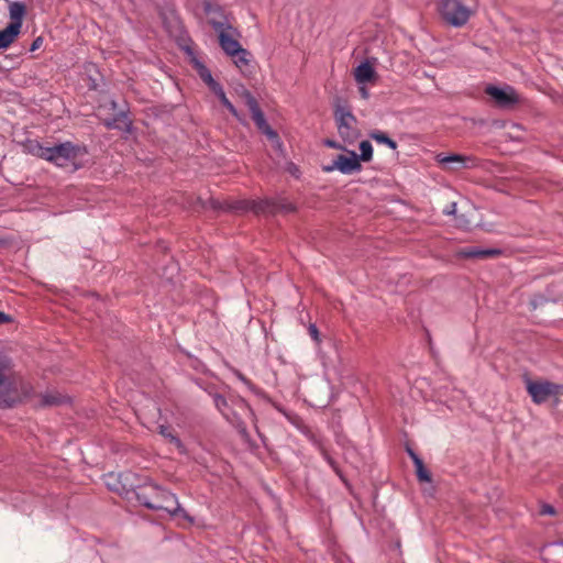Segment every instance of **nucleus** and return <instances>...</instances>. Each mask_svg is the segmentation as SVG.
<instances>
[{"label":"nucleus","mask_w":563,"mask_h":563,"mask_svg":"<svg viewBox=\"0 0 563 563\" xmlns=\"http://www.w3.org/2000/svg\"><path fill=\"white\" fill-rule=\"evenodd\" d=\"M136 499L148 509L165 510L172 516L188 517L177 497L157 485L150 484L143 487L136 494Z\"/></svg>","instance_id":"f257e3e1"},{"label":"nucleus","mask_w":563,"mask_h":563,"mask_svg":"<svg viewBox=\"0 0 563 563\" xmlns=\"http://www.w3.org/2000/svg\"><path fill=\"white\" fill-rule=\"evenodd\" d=\"M31 387L11 374L10 360L0 354V406L11 407L30 395Z\"/></svg>","instance_id":"f03ea898"},{"label":"nucleus","mask_w":563,"mask_h":563,"mask_svg":"<svg viewBox=\"0 0 563 563\" xmlns=\"http://www.w3.org/2000/svg\"><path fill=\"white\" fill-rule=\"evenodd\" d=\"M210 25L218 33L219 44L225 54L234 56L243 48L238 41L239 32L230 24L227 16H211Z\"/></svg>","instance_id":"7ed1b4c3"},{"label":"nucleus","mask_w":563,"mask_h":563,"mask_svg":"<svg viewBox=\"0 0 563 563\" xmlns=\"http://www.w3.org/2000/svg\"><path fill=\"white\" fill-rule=\"evenodd\" d=\"M241 97L244 99L245 104L249 107L250 112L252 114V119L254 120L257 129L263 134H265L268 137V140L272 141V144L275 148L282 150V141L278 134L266 122L264 113L262 112L256 99L245 88L242 89Z\"/></svg>","instance_id":"20e7f679"},{"label":"nucleus","mask_w":563,"mask_h":563,"mask_svg":"<svg viewBox=\"0 0 563 563\" xmlns=\"http://www.w3.org/2000/svg\"><path fill=\"white\" fill-rule=\"evenodd\" d=\"M334 120L339 135L343 141L353 143L358 139L357 120L347 107L338 104L334 110Z\"/></svg>","instance_id":"39448f33"},{"label":"nucleus","mask_w":563,"mask_h":563,"mask_svg":"<svg viewBox=\"0 0 563 563\" xmlns=\"http://www.w3.org/2000/svg\"><path fill=\"white\" fill-rule=\"evenodd\" d=\"M80 155V147L71 142H64L54 146H48L46 161L58 167L75 165Z\"/></svg>","instance_id":"423d86ee"},{"label":"nucleus","mask_w":563,"mask_h":563,"mask_svg":"<svg viewBox=\"0 0 563 563\" xmlns=\"http://www.w3.org/2000/svg\"><path fill=\"white\" fill-rule=\"evenodd\" d=\"M440 13L449 24L456 27L463 26L471 16V10L460 0H442Z\"/></svg>","instance_id":"0eeeda50"},{"label":"nucleus","mask_w":563,"mask_h":563,"mask_svg":"<svg viewBox=\"0 0 563 563\" xmlns=\"http://www.w3.org/2000/svg\"><path fill=\"white\" fill-rule=\"evenodd\" d=\"M527 390L533 402L542 404L552 396L563 395V385L551 382H527Z\"/></svg>","instance_id":"6e6552de"},{"label":"nucleus","mask_w":563,"mask_h":563,"mask_svg":"<svg viewBox=\"0 0 563 563\" xmlns=\"http://www.w3.org/2000/svg\"><path fill=\"white\" fill-rule=\"evenodd\" d=\"M213 399V404L217 409L221 412V415L229 421L234 428L239 430L242 435H246V426L244 421L240 418V413L238 410H227L225 408L230 405V398L224 397L218 393H209Z\"/></svg>","instance_id":"1a4fd4ad"},{"label":"nucleus","mask_w":563,"mask_h":563,"mask_svg":"<svg viewBox=\"0 0 563 563\" xmlns=\"http://www.w3.org/2000/svg\"><path fill=\"white\" fill-rule=\"evenodd\" d=\"M323 172L331 173L339 170L342 174L350 175L362 169L361 162L355 152H349V155H338L336 158L327 166H323Z\"/></svg>","instance_id":"9d476101"},{"label":"nucleus","mask_w":563,"mask_h":563,"mask_svg":"<svg viewBox=\"0 0 563 563\" xmlns=\"http://www.w3.org/2000/svg\"><path fill=\"white\" fill-rule=\"evenodd\" d=\"M485 92L503 108L510 107L519 101L518 95L510 86L498 88L496 86H487Z\"/></svg>","instance_id":"9b49d317"},{"label":"nucleus","mask_w":563,"mask_h":563,"mask_svg":"<svg viewBox=\"0 0 563 563\" xmlns=\"http://www.w3.org/2000/svg\"><path fill=\"white\" fill-rule=\"evenodd\" d=\"M437 161L439 164L449 170H459L463 168H473L476 166L475 158L471 156L460 155V154H451L444 156L439 154L437 156Z\"/></svg>","instance_id":"f8f14e48"},{"label":"nucleus","mask_w":563,"mask_h":563,"mask_svg":"<svg viewBox=\"0 0 563 563\" xmlns=\"http://www.w3.org/2000/svg\"><path fill=\"white\" fill-rule=\"evenodd\" d=\"M376 77V71L368 60L361 63L354 69V79L358 85L374 81Z\"/></svg>","instance_id":"ddd939ff"},{"label":"nucleus","mask_w":563,"mask_h":563,"mask_svg":"<svg viewBox=\"0 0 563 563\" xmlns=\"http://www.w3.org/2000/svg\"><path fill=\"white\" fill-rule=\"evenodd\" d=\"M500 251L497 249H481V247H464L457 252L460 257L464 258H486L499 255Z\"/></svg>","instance_id":"4468645a"},{"label":"nucleus","mask_w":563,"mask_h":563,"mask_svg":"<svg viewBox=\"0 0 563 563\" xmlns=\"http://www.w3.org/2000/svg\"><path fill=\"white\" fill-rule=\"evenodd\" d=\"M103 122L109 129L129 130L131 121L129 120L124 110H119L111 119H103Z\"/></svg>","instance_id":"2eb2a0df"},{"label":"nucleus","mask_w":563,"mask_h":563,"mask_svg":"<svg viewBox=\"0 0 563 563\" xmlns=\"http://www.w3.org/2000/svg\"><path fill=\"white\" fill-rule=\"evenodd\" d=\"M20 30L16 24H9L0 31V48H7L19 35Z\"/></svg>","instance_id":"dca6fc26"},{"label":"nucleus","mask_w":563,"mask_h":563,"mask_svg":"<svg viewBox=\"0 0 563 563\" xmlns=\"http://www.w3.org/2000/svg\"><path fill=\"white\" fill-rule=\"evenodd\" d=\"M233 58V62L235 66L241 70L243 74L251 73V54L246 49L242 48L241 52L234 54V56H231Z\"/></svg>","instance_id":"f3484780"},{"label":"nucleus","mask_w":563,"mask_h":563,"mask_svg":"<svg viewBox=\"0 0 563 563\" xmlns=\"http://www.w3.org/2000/svg\"><path fill=\"white\" fill-rule=\"evenodd\" d=\"M10 24H16L19 26V30L22 27V20L25 14V5L21 2H13L10 4L9 8Z\"/></svg>","instance_id":"a211bd4d"},{"label":"nucleus","mask_w":563,"mask_h":563,"mask_svg":"<svg viewBox=\"0 0 563 563\" xmlns=\"http://www.w3.org/2000/svg\"><path fill=\"white\" fill-rule=\"evenodd\" d=\"M227 410H238L240 413V418L242 419L243 415L251 413V408L249 404L240 396H231L230 405L225 408Z\"/></svg>","instance_id":"6ab92c4d"},{"label":"nucleus","mask_w":563,"mask_h":563,"mask_svg":"<svg viewBox=\"0 0 563 563\" xmlns=\"http://www.w3.org/2000/svg\"><path fill=\"white\" fill-rule=\"evenodd\" d=\"M67 401V398L57 391H47L41 395V406H58Z\"/></svg>","instance_id":"aec40b11"},{"label":"nucleus","mask_w":563,"mask_h":563,"mask_svg":"<svg viewBox=\"0 0 563 563\" xmlns=\"http://www.w3.org/2000/svg\"><path fill=\"white\" fill-rule=\"evenodd\" d=\"M25 148H26L27 153L32 154L33 156H36V157H40V158H43L46 161L48 146H44L43 144H41L37 141H30L25 145Z\"/></svg>","instance_id":"412c9836"},{"label":"nucleus","mask_w":563,"mask_h":563,"mask_svg":"<svg viewBox=\"0 0 563 563\" xmlns=\"http://www.w3.org/2000/svg\"><path fill=\"white\" fill-rule=\"evenodd\" d=\"M301 431L307 435V438L316 445L319 448L321 454L323 455V457L328 461V463L334 467V463L332 461V459L328 455L327 451L322 448V444L320 442V440L316 437V434L307 427H303L301 429Z\"/></svg>","instance_id":"4be33fe9"},{"label":"nucleus","mask_w":563,"mask_h":563,"mask_svg":"<svg viewBox=\"0 0 563 563\" xmlns=\"http://www.w3.org/2000/svg\"><path fill=\"white\" fill-rule=\"evenodd\" d=\"M369 137L379 144H384V145L388 146L391 150L397 148V143L394 140H391L386 133H384L382 131L376 130V131L371 132Z\"/></svg>","instance_id":"5701e85b"},{"label":"nucleus","mask_w":563,"mask_h":563,"mask_svg":"<svg viewBox=\"0 0 563 563\" xmlns=\"http://www.w3.org/2000/svg\"><path fill=\"white\" fill-rule=\"evenodd\" d=\"M415 466H416V473L417 477L420 482H430L431 476L429 472L426 470L423 462L420 457H415Z\"/></svg>","instance_id":"b1692460"},{"label":"nucleus","mask_w":563,"mask_h":563,"mask_svg":"<svg viewBox=\"0 0 563 563\" xmlns=\"http://www.w3.org/2000/svg\"><path fill=\"white\" fill-rule=\"evenodd\" d=\"M360 151H361V155L358 156L360 161L369 162L372 159L373 146H372L371 142L362 141L360 143Z\"/></svg>","instance_id":"393cba45"},{"label":"nucleus","mask_w":563,"mask_h":563,"mask_svg":"<svg viewBox=\"0 0 563 563\" xmlns=\"http://www.w3.org/2000/svg\"><path fill=\"white\" fill-rule=\"evenodd\" d=\"M194 65H195L196 70L198 71L200 78L203 80V82L209 84L212 80H214L212 78L210 70L202 63L195 59Z\"/></svg>","instance_id":"a878e982"},{"label":"nucleus","mask_w":563,"mask_h":563,"mask_svg":"<svg viewBox=\"0 0 563 563\" xmlns=\"http://www.w3.org/2000/svg\"><path fill=\"white\" fill-rule=\"evenodd\" d=\"M159 433H161L164 438L168 439L172 443H174V444H175V446H176L180 452L183 451L184 446H183L181 441L170 432V430H169V428H168V427L161 426V427H159Z\"/></svg>","instance_id":"bb28decb"},{"label":"nucleus","mask_w":563,"mask_h":563,"mask_svg":"<svg viewBox=\"0 0 563 563\" xmlns=\"http://www.w3.org/2000/svg\"><path fill=\"white\" fill-rule=\"evenodd\" d=\"M210 90L219 98L221 99L223 96H225V92L222 88V86L217 82L216 80H212L211 82L207 84Z\"/></svg>","instance_id":"cd10ccee"},{"label":"nucleus","mask_w":563,"mask_h":563,"mask_svg":"<svg viewBox=\"0 0 563 563\" xmlns=\"http://www.w3.org/2000/svg\"><path fill=\"white\" fill-rule=\"evenodd\" d=\"M210 90L219 98L221 99L223 96H225V92L222 88V86L217 82L216 80H212L211 82L207 84Z\"/></svg>","instance_id":"c85d7f7f"},{"label":"nucleus","mask_w":563,"mask_h":563,"mask_svg":"<svg viewBox=\"0 0 563 563\" xmlns=\"http://www.w3.org/2000/svg\"><path fill=\"white\" fill-rule=\"evenodd\" d=\"M210 90L219 98L221 99L223 96H225V92L222 88V86L217 82L216 80H212L211 82L207 84Z\"/></svg>","instance_id":"c756f323"},{"label":"nucleus","mask_w":563,"mask_h":563,"mask_svg":"<svg viewBox=\"0 0 563 563\" xmlns=\"http://www.w3.org/2000/svg\"><path fill=\"white\" fill-rule=\"evenodd\" d=\"M221 103L236 118L240 119L239 112L235 109V107L232 104V102L227 98V96H223L220 99Z\"/></svg>","instance_id":"7c9ffc66"},{"label":"nucleus","mask_w":563,"mask_h":563,"mask_svg":"<svg viewBox=\"0 0 563 563\" xmlns=\"http://www.w3.org/2000/svg\"><path fill=\"white\" fill-rule=\"evenodd\" d=\"M556 514L554 507L549 504H542L540 506V515L543 516H554Z\"/></svg>","instance_id":"2f4dec72"},{"label":"nucleus","mask_w":563,"mask_h":563,"mask_svg":"<svg viewBox=\"0 0 563 563\" xmlns=\"http://www.w3.org/2000/svg\"><path fill=\"white\" fill-rule=\"evenodd\" d=\"M308 330H309V334H310V336H311L314 341L319 342V340H320V339H319V331H318L317 327H316L314 324H310V327H309V329H308Z\"/></svg>","instance_id":"473e14b6"},{"label":"nucleus","mask_w":563,"mask_h":563,"mask_svg":"<svg viewBox=\"0 0 563 563\" xmlns=\"http://www.w3.org/2000/svg\"><path fill=\"white\" fill-rule=\"evenodd\" d=\"M456 212V202L450 203L444 210L443 213L446 216L455 214Z\"/></svg>","instance_id":"72a5a7b5"},{"label":"nucleus","mask_w":563,"mask_h":563,"mask_svg":"<svg viewBox=\"0 0 563 563\" xmlns=\"http://www.w3.org/2000/svg\"><path fill=\"white\" fill-rule=\"evenodd\" d=\"M276 209H279L282 211H285V212H291V211H295V207L292 206V203L290 202H285V203H282L279 207H277Z\"/></svg>","instance_id":"f704fd0d"},{"label":"nucleus","mask_w":563,"mask_h":563,"mask_svg":"<svg viewBox=\"0 0 563 563\" xmlns=\"http://www.w3.org/2000/svg\"><path fill=\"white\" fill-rule=\"evenodd\" d=\"M109 108L110 110L115 111L117 110V102L113 100H110L107 104L101 107V110Z\"/></svg>","instance_id":"c9c22d12"},{"label":"nucleus","mask_w":563,"mask_h":563,"mask_svg":"<svg viewBox=\"0 0 563 563\" xmlns=\"http://www.w3.org/2000/svg\"><path fill=\"white\" fill-rule=\"evenodd\" d=\"M41 45H42V38L37 37L36 40L33 41L31 51H35V49L40 48Z\"/></svg>","instance_id":"e433bc0d"},{"label":"nucleus","mask_w":563,"mask_h":563,"mask_svg":"<svg viewBox=\"0 0 563 563\" xmlns=\"http://www.w3.org/2000/svg\"><path fill=\"white\" fill-rule=\"evenodd\" d=\"M11 318L4 312L0 311V324L10 322Z\"/></svg>","instance_id":"4c0bfd02"},{"label":"nucleus","mask_w":563,"mask_h":563,"mask_svg":"<svg viewBox=\"0 0 563 563\" xmlns=\"http://www.w3.org/2000/svg\"><path fill=\"white\" fill-rule=\"evenodd\" d=\"M360 93H361L363 99H368V97H369L368 90L365 87H363V86L360 87Z\"/></svg>","instance_id":"58836bf2"},{"label":"nucleus","mask_w":563,"mask_h":563,"mask_svg":"<svg viewBox=\"0 0 563 563\" xmlns=\"http://www.w3.org/2000/svg\"><path fill=\"white\" fill-rule=\"evenodd\" d=\"M325 145L332 148H341V145H339L335 141L327 140Z\"/></svg>","instance_id":"ea45409f"},{"label":"nucleus","mask_w":563,"mask_h":563,"mask_svg":"<svg viewBox=\"0 0 563 563\" xmlns=\"http://www.w3.org/2000/svg\"><path fill=\"white\" fill-rule=\"evenodd\" d=\"M408 453L410 455V457L412 459V461L415 462V457H419L412 450L408 449Z\"/></svg>","instance_id":"a19ab883"}]
</instances>
